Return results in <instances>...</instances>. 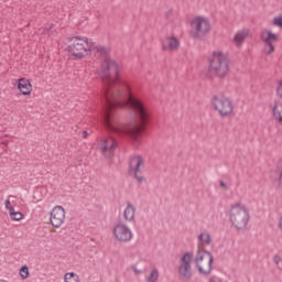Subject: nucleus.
<instances>
[{"label":"nucleus","mask_w":282,"mask_h":282,"mask_svg":"<svg viewBox=\"0 0 282 282\" xmlns=\"http://www.w3.org/2000/svg\"><path fill=\"white\" fill-rule=\"evenodd\" d=\"M122 65L107 61V129L117 135H129L133 147L142 144V131L151 113L142 99L131 95L127 82L120 79Z\"/></svg>","instance_id":"obj_1"},{"label":"nucleus","mask_w":282,"mask_h":282,"mask_svg":"<svg viewBox=\"0 0 282 282\" xmlns=\"http://www.w3.org/2000/svg\"><path fill=\"white\" fill-rule=\"evenodd\" d=\"M70 41L72 44L68 45V52L74 61H80L85 56L94 54L96 58H101L104 63H107V47L96 45L94 40L87 36H74Z\"/></svg>","instance_id":"obj_2"},{"label":"nucleus","mask_w":282,"mask_h":282,"mask_svg":"<svg viewBox=\"0 0 282 282\" xmlns=\"http://www.w3.org/2000/svg\"><path fill=\"white\" fill-rule=\"evenodd\" d=\"M228 218L231 228H235L238 232H246L250 228V209L241 202L230 205Z\"/></svg>","instance_id":"obj_3"},{"label":"nucleus","mask_w":282,"mask_h":282,"mask_svg":"<svg viewBox=\"0 0 282 282\" xmlns=\"http://www.w3.org/2000/svg\"><path fill=\"white\" fill-rule=\"evenodd\" d=\"M209 73L217 78H226L230 72V57L221 51H214L208 59Z\"/></svg>","instance_id":"obj_4"},{"label":"nucleus","mask_w":282,"mask_h":282,"mask_svg":"<svg viewBox=\"0 0 282 282\" xmlns=\"http://www.w3.org/2000/svg\"><path fill=\"white\" fill-rule=\"evenodd\" d=\"M189 36L195 41H202L205 36L210 34L213 25L210 24V19L204 15H196L189 21Z\"/></svg>","instance_id":"obj_5"},{"label":"nucleus","mask_w":282,"mask_h":282,"mask_svg":"<svg viewBox=\"0 0 282 282\" xmlns=\"http://www.w3.org/2000/svg\"><path fill=\"white\" fill-rule=\"evenodd\" d=\"M212 105L220 118H232L235 116V104L230 97L215 95L212 98Z\"/></svg>","instance_id":"obj_6"},{"label":"nucleus","mask_w":282,"mask_h":282,"mask_svg":"<svg viewBox=\"0 0 282 282\" xmlns=\"http://www.w3.org/2000/svg\"><path fill=\"white\" fill-rule=\"evenodd\" d=\"M213 253L204 249L197 250L195 262L200 274L208 276L213 272Z\"/></svg>","instance_id":"obj_7"},{"label":"nucleus","mask_w":282,"mask_h":282,"mask_svg":"<svg viewBox=\"0 0 282 282\" xmlns=\"http://www.w3.org/2000/svg\"><path fill=\"white\" fill-rule=\"evenodd\" d=\"M142 169H144V158H142V155L132 156L129 163L128 173L138 182V184H144V182H147V177L142 175Z\"/></svg>","instance_id":"obj_8"},{"label":"nucleus","mask_w":282,"mask_h":282,"mask_svg":"<svg viewBox=\"0 0 282 282\" xmlns=\"http://www.w3.org/2000/svg\"><path fill=\"white\" fill-rule=\"evenodd\" d=\"M112 235L119 243H128V241L133 239V231H131V228L124 225V223H117L113 226Z\"/></svg>","instance_id":"obj_9"},{"label":"nucleus","mask_w":282,"mask_h":282,"mask_svg":"<svg viewBox=\"0 0 282 282\" xmlns=\"http://www.w3.org/2000/svg\"><path fill=\"white\" fill-rule=\"evenodd\" d=\"M260 41L264 44V54L270 56V54H274V43L279 41V35L270 30H263L260 33Z\"/></svg>","instance_id":"obj_10"},{"label":"nucleus","mask_w":282,"mask_h":282,"mask_svg":"<svg viewBox=\"0 0 282 282\" xmlns=\"http://www.w3.org/2000/svg\"><path fill=\"white\" fill-rule=\"evenodd\" d=\"M50 221L54 228H61L65 223V208L63 206L54 207L51 212Z\"/></svg>","instance_id":"obj_11"},{"label":"nucleus","mask_w":282,"mask_h":282,"mask_svg":"<svg viewBox=\"0 0 282 282\" xmlns=\"http://www.w3.org/2000/svg\"><path fill=\"white\" fill-rule=\"evenodd\" d=\"M192 259L193 254H191L189 252L184 253L183 257L181 258L178 272L180 274H182V276H184V279H191V276H193V272L191 271Z\"/></svg>","instance_id":"obj_12"},{"label":"nucleus","mask_w":282,"mask_h":282,"mask_svg":"<svg viewBox=\"0 0 282 282\" xmlns=\"http://www.w3.org/2000/svg\"><path fill=\"white\" fill-rule=\"evenodd\" d=\"M250 36V29L248 28H243L238 30L234 37L231 39V43L236 46V47H242L243 43H246V39H248Z\"/></svg>","instance_id":"obj_13"},{"label":"nucleus","mask_w":282,"mask_h":282,"mask_svg":"<svg viewBox=\"0 0 282 282\" xmlns=\"http://www.w3.org/2000/svg\"><path fill=\"white\" fill-rule=\"evenodd\" d=\"M163 52H177L180 50V40L174 36H167L162 41Z\"/></svg>","instance_id":"obj_14"},{"label":"nucleus","mask_w":282,"mask_h":282,"mask_svg":"<svg viewBox=\"0 0 282 282\" xmlns=\"http://www.w3.org/2000/svg\"><path fill=\"white\" fill-rule=\"evenodd\" d=\"M18 89H20L23 96H30V94L32 93V84H30V80L21 78L18 83Z\"/></svg>","instance_id":"obj_15"},{"label":"nucleus","mask_w":282,"mask_h":282,"mask_svg":"<svg viewBox=\"0 0 282 282\" xmlns=\"http://www.w3.org/2000/svg\"><path fill=\"white\" fill-rule=\"evenodd\" d=\"M123 219L126 221H135V206L133 204L128 203L126 209L123 210Z\"/></svg>","instance_id":"obj_16"},{"label":"nucleus","mask_w":282,"mask_h":282,"mask_svg":"<svg viewBox=\"0 0 282 282\" xmlns=\"http://www.w3.org/2000/svg\"><path fill=\"white\" fill-rule=\"evenodd\" d=\"M272 116L276 122L282 124V104L275 102L272 107Z\"/></svg>","instance_id":"obj_17"},{"label":"nucleus","mask_w":282,"mask_h":282,"mask_svg":"<svg viewBox=\"0 0 282 282\" xmlns=\"http://www.w3.org/2000/svg\"><path fill=\"white\" fill-rule=\"evenodd\" d=\"M198 243L200 246H210L213 243V236L208 231L200 232L198 236Z\"/></svg>","instance_id":"obj_18"},{"label":"nucleus","mask_w":282,"mask_h":282,"mask_svg":"<svg viewBox=\"0 0 282 282\" xmlns=\"http://www.w3.org/2000/svg\"><path fill=\"white\" fill-rule=\"evenodd\" d=\"M117 148H118V141H116V138H113V137L108 138V140H107L108 153H111L113 151V149H117Z\"/></svg>","instance_id":"obj_19"},{"label":"nucleus","mask_w":282,"mask_h":282,"mask_svg":"<svg viewBox=\"0 0 282 282\" xmlns=\"http://www.w3.org/2000/svg\"><path fill=\"white\" fill-rule=\"evenodd\" d=\"M64 281L65 282H80L78 274L70 272V273H66L64 275Z\"/></svg>","instance_id":"obj_20"},{"label":"nucleus","mask_w":282,"mask_h":282,"mask_svg":"<svg viewBox=\"0 0 282 282\" xmlns=\"http://www.w3.org/2000/svg\"><path fill=\"white\" fill-rule=\"evenodd\" d=\"M158 279H160V272L158 269H153L150 273V275L147 278L148 282H158Z\"/></svg>","instance_id":"obj_21"},{"label":"nucleus","mask_w":282,"mask_h":282,"mask_svg":"<svg viewBox=\"0 0 282 282\" xmlns=\"http://www.w3.org/2000/svg\"><path fill=\"white\" fill-rule=\"evenodd\" d=\"M272 25H274V28H280L282 30V14L276 15L272 19Z\"/></svg>","instance_id":"obj_22"},{"label":"nucleus","mask_w":282,"mask_h":282,"mask_svg":"<svg viewBox=\"0 0 282 282\" xmlns=\"http://www.w3.org/2000/svg\"><path fill=\"white\" fill-rule=\"evenodd\" d=\"M20 276H22V279H28V276H30V269L28 268V265H23L20 269Z\"/></svg>","instance_id":"obj_23"},{"label":"nucleus","mask_w":282,"mask_h":282,"mask_svg":"<svg viewBox=\"0 0 282 282\" xmlns=\"http://www.w3.org/2000/svg\"><path fill=\"white\" fill-rule=\"evenodd\" d=\"M11 218L13 221H21V219H23V214L21 212H15L12 214Z\"/></svg>","instance_id":"obj_24"},{"label":"nucleus","mask_w":282,"mask_h":282,"mask_svg":"<svg viewBox=\"0 0 282 282\" xmlns=\"http://www.w3.org/2000/svg\"><path fill=\"white\" fill-rule=\"evenodd\" d=\"M273 263L278 267V270H282L280 267V263H282V258L279 254H275L273 257Z\"/></svg>","instance_id":"obj_25"},{"label":"nucleus","mask_w":282,"mask_h":282,"mask_svg":"<svg viewBox=\"0 0 282 282\" xmlns=\"http://www.w3.org/2000/svg\"><path fill=\"white\" fill-rule=\"evenodd\" d=\"M101 153L106 154L107 153V139H104L101 148H100Z\"/></svg>","instance_id":"obj_26"},{"label":"nucleus","mask_w":282,"mask_h":282,"mask_svg":"<svg viewBox=\"0 0 282 282\" xmlns=\"http://www.w3.org/2000/svg\"><path fill=\"white\" fill-rule=\"evenodd\" d=\"M7 210H9V213H10V217H12V214H14L15 212H14V207H12V206H10V207H8V209Z\"/></svg>","instance_id":"obj_27"},{"label":"nucleus","mask_w":282,"mask_h":282,"mask_svg":"<svg viewBox=\"0 0 282 282\" xmlns=\"http://www.w3.org/2000/svg\"><path fill=\"white\" fill-rule=\"evenodd\" d=\"M220 186L221 188L228 189V185H226V183H224L223 181L220 182Z\"/></svg>","instance_id":"obj_28"},{"label":"nucleus","mask_w":282,"mask_h":282,"mask_svg":"<svg viewBox=\"0 0 282 282\" xmlns=\"http://www.w3.org/2000/svg\"><path fill=\"white\" fill-rule=\"evenodd\" d=\"M6 208L8 209V208H10V206H11V203H10V200H6Z\"/></svg>","instance_id":"obj_29"},{"label":"nucleus","mask_w":282,"mask_h":282,"mask_svg":"<svg viewBox=\"0 0 282 282\" xmlns=\"http://www.w3.org/2000/svg\"><path fill=\"white\" fill-rule=\"evenodd\" d=\"M101 80H102V83H106V80H107V75L104 73V76H101Z\"/></svg>","instance_id":"obj_30"},{"label":"nucleus","mask_w":282,"mask_h":282,"mask_svg":"<svg viewBox=\"0 0 282 282\" xmlns=\"http://www.w3.org/2000/svg\"><path fill=\"white\" fill-rule=\"evenodd\" d=\"M87 135H89V133L87 132V130L83 131V138H87Z\"/></svg>","instance_id":"obj_31"},{"label":"nucleus","mask_w":282,"mask_h":282,"mask_svg":"<svg viewBox=\"0 0 282 282\" xmlns=\"http://www.w3.org/2000/svg\"><path fill=\"white\" fill-rule=\"evenodd\" d=\"M104 72H107V67L106 66H104Z\"/></svg>","instance_id":"obj_32"}]
</instances>
